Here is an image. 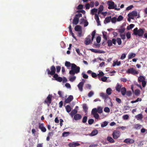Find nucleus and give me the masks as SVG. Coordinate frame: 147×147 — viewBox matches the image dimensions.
I'll list each match as a JSON object with an SVG mask.
<instances>
[{
  "instance_id": "obj_1",
  "label": "nucleus",
  "mask_w": 147,
  "mask_h": 147,
  "mask_svg": "<svg viewBox=\"0 0 147 147\" xmlns=\"http://www.w3.org/2000/svg\"><path fill=\"white\" fill-rule=\"evenodd\" d=\"M80 68L77 66L74 63H73L71 66V69L69 72V74L72 76H74L76 74H78L80 72Z\"/></svg>"
},
{
  "instance_id": "obj_2",
  "label": "nucleus",
  "mask_w": 147,
  "mask_h": 147,
  "mask_svg": "<svg viewBox=\"0 0 147 147\" xmlns=\"http://www.w3.org/2000/svg\"><path fill=\"white\" fill-rule=\"evenodd\" d=\"M108 8L109 9H115L117 10H119L120 8H117V5L115 4V3L111 1H109L108 2Z\"/></svg>"
},
{
  "instance_id": "obj_3",
  "label": "nucleus",
  "mask_w": 147,
  "mask_h": 147,
  "mask_svg": "<svg viewBox=\"0 0 147 147\" xmlns=\"http://www.w3.org/2000/svg\"><path fill=\"white\" fill-rule=\"evenodd\" d=\"M50 69V70L49 68H47L46 69V71L48 75L54 76L55 74H55L56 68L54 65L51 66Z\"/></svg>"
},
{
  "instance_id": "obj_4",
  "label": "nucleus",
  "mask_w": 147,
  "mask_h": 147,
  "mask_svg": "<svg viewBox=\"0 0 147 147\" xmlns=\"http://www.w3.org/2000/svg\"><path fill=\"white\" fill-rule=\"evenodd\" d=\"M134 34L135 35H138L139 36H142L144 33V30L142 29H140L138 30L137 28L134 29Z\"/></svg>"
},
{
  "instance_id": "obj_5",
  "label": "nucleus",
  "mask_w": 147,
  "mask_h": 147,
  "mask_svg": "<svg viewBox=\"0 0 147 147\" xmlns=\"http://www.w3.org/2000/svg\"><path fill=\"white\" fill-rule=\"evenodd\" d=\"M126 73L128 74H131L133 75H135L138 74L139 72L136 71L134 68H131L129 69L126 72Z\"/></svg>"
},
{
  "instance_id": "obj_6",
  "label": "nucleus",
  "mask_w": 147,
  "mask_h": 147,
  "mask_svg": "<svg viewBox=\"0 0 147 147\" xmlns=\"http://www.w3.org/2000/svg\"><path fill=\"white\" fill-rule=\"evenodd\" d=\"M138 82L140 83L142 82V86L143 87L146 85L145 78L143 76H140L138 78Z\"/></svg>"
},
{
  "instance_id": "obj_7",
  "label": "nucleus",
  "mask_w": 147,
  "mask_h": 147,
  "mask_svg": "<svg viewBox=\"0 0 147 147\" xmlns=\"http://www.w3.org/2000/svg\"><path fill=\"white\" fill-rule=\"evenodd\" d=\"M97 109L96 108L93 109L91 111V114L96 119H98L99 117V115L97 113Z\"/></svg>"
},
{
  "instance_id": "obj_8",
  "label": "nucleus",
  "mask_w": 147,
  "mask_h": 147,
  "mask_svg": "<svg viewBox=\"0 0 147 147\" xmlns=\"http://www.w3.org/2000/svg\"><path fill=\"white\" fill-rule=\"evenodd\" d=\"M116 39L115 38H113L112 40L109 39L107 40V43L108 46L109 47H111L112 46L113 44L114 45L116 44Z\"/></svg>"
},
{
  "instance_id": "obj_9",
  "label": "nucleus",
  "mask_w": 147,
  "mask_h": 147,
  "mask_svg": "<svg viewBox=\"0 0 147 147\" xmlns=\"http://www.w3.org/2000/svg\"><path fill=\"white\" fill-rule=\"evenodd\" d=\"M52 95L49 94L47 97L46 99L45 100V102L46 103L48 106L51 104L52 102Z\"/></svg>"
},
{
  "instance_id": "obj_10",
  "label": "nucleus",
  "mask_w": 147,
  "mask_h": 147,
  "mask_svg": "<svg viewBox=\"0 0 147 147\" xmlns=\"http://www.w3.org/2000/svg\"><path fill=\"white\" fill-rule=\"evenodd\" d=\"M112 136L114 139L118 138L120 136L119 131L118 130H115L114 131L112 134Z\"/></svg>"
},
{
  "instance_id": "obj_11",
  "label": "nucleus",
  "mask_w": 147,
  "mask_h": 147,
  "mask_svg": "<svg viewBox=\"0 0 147 147\" xmlns=\"http://www.w3.org/2000/svg\"><path fill=\"white\" fill-rule=\"evenodd\" d=\"M39 128L43 132H45L46 131V129L44 127L43 123H39Z\"/></svg>"
},
{
  "instance_id": "obj_12",
  "label": "nucleus",
  "mask_w": 147,
  "mask_h": 147,
  "mask_svg": "<svg viewBox=\"0 0 147 147\" xmlns=\"http://www.w3.org/2000/svg\"><path fill=\"white\" fill-rule=\"evenodd\" d=\"M53 77L55 78V80L59 82H61L63 80L62 78L61 77H59L57 74H55L53 76Z\"/></svg>"
},
{
  "instance_id": "obj_13",
  "label": "nucleus",
  "mask_w": 147,
  "mask_h": 147,
  "mask_svg": "<svg viewBox=\"0 0 147 147\" xmlns=\"http://www.w3.org/2000/svg\"><path fill=\"white\" fill-rule=\"evenodd\" d=\"M73 97L72 95L69 96L65 100V102L66 103H68L71 102L73 99Z\"/></svg>"
},
{
  "instance_id": "obj_14",
  "label": "nucleus",
  "mask_w": 147,
  "mask_h": 147,
  "mask_svg": "<svg viewBox=\"0 0 147 147\" xmlns=\"http://www.w3.org/2000/svg\"><path fill=\"white\" fill-rule=\"evenodd\" d=\"M91 36L90 35H89L88 37L86 38L85 40L84 41V43L86 45H89L91 42V40L90 38Z\"/></svg>"
},
{
  "instance_id": "obj_15",
  "label": "nucleus",
  "mask_w": 147,
  "mask_h": 147,
  "mask_svg": "<svg viewBox=\"0 0 147 147\" xmlns=\"http://www.w3.org/2000/svg\"><path fill=\"white\" fill-rule=\"evenodd\" d=\"M124 142L127 144H132L134 142V140L132 139L127 138L124 140Z\"/></svg>"
},
{
  "instance_id": "obj_16",
  "label": "nucleus",
  "mask_w": 147,
  "mask_h": 147,
  "mask_svg": "<svg viewBox=\"0 0 147 147\" xmlns=\"http://www.w3.org/2000/svg\"><path fill=\"white\" fill-rule=\"evenodd\" d=\"M82 118L81 115L79 114H76L74 116V119L76 121L81 119Z\"/></svg>"
},
{
  "instance_id": "obj_17",
  "label": "nucleus",
  "mask_w": 147,
  "mask_h": 147,
  "mask_svg": "<svg viewBox=\"0 0 147 147\" xmlns=\"http://www.w3.org/2000/svg\"><path fill=\"white\" fill-rule=\"evenodd\" d=\"M95 17L94 18L95 20H96L98 26L100 25V22L99 20V18L97 14L95 13L94 14Z\"/></svg>"
},
{
  "instance_id": "obj_18",
  "label": "nucleus",
  "mask_w": 147,
  "mask_h": 147,
  "mask_svg": "<svg viewBox=\"0 0 147 147\" xmlns=\"http://www.w3.org/2000/svg\"><path fill=\"white\" fill-rule=\"evenodd\" d=\"M84 82H80L78 85V86L79 90L81 92L83 90V87L84 85Z\"/></svg>"
},
{
  "instance_id": "obj_19",
  "label": "nucleus",
  "mask_w": 147,
  "mask_h": 147,
  "mask_svg": "<svg viewBox=\"0 0 147 147\" xmlns=\"http://www.w3.org/2000/svg\"><path fill=\"white\" fill-rule=\"evenodd\" d=\"M117 30L118 32L120 33V34L123 33L125 30V28H124L123 26H122L121 27L118 29H117Z\"/></svg>"
},
{
  "instance_id": "obj_20",
  "label": "nucleus",
  "mask_w": 147,
  "mask_h": 147,
  "mask_svg": "<svg viewBox=\"0 0 147 147\" xmlns=\"http://www.w3.org/2000/svg\"><path fill=\"white\" fill-rule=\"evenodd\" d=\"M80 145L79 143L77 142H73L72 143H69V146L70 147H75Z\"/></svg>"
},
{
  "instance_id": "obj_21",
  "label": "nucleus",
  "mask_w": 147,
  "mask_h": 147,
  "mask_svg": "<svg viewBox=\"0 0 147 147\" xmlns=\"http://www.w3.org/2000/svg\"><path fill=\"white\" fill-rule=\"evenodd\" d=\"M90 50H91L92 52L95 53H102L104 52L100 50H98L96 49H90Z\"/></svg>"
},
{
  "instance_id": "obj_22",
  "label": "nucleus",
  "mask_w": 147,
  "mask_h": 147,
  "mask_svg": "<svg viewBox=\"0 0 147 147\" xmlns=\"http://www.w3.org/2000/svg\"><path fill=\"white\" fill-rule=\"evenodd\" d=\"M79 21V18L77 17H75L74 18L73 24L75 25H77L78 24Z\"/></svg>"
},
{
  "instance_id": "obj_23",
  "label": "nucleus",
  "mask_w": 147,
  "mask_h": 147,
  "mask_svg": "<svg viewBox=\"0 0 147 147\" xmlns=\"http://www.w3.org/2000/svg\"><path fill=\"white\" fill-rule=\"evenodd\" d=\"M122 95L125 96L126 93V89L125 87H122L121 88V91Z\"/></svg>"
},
{
  "instance_id": "obj_24",
  "label": "nucleus",
  "mask_w": 147,
  "mask_h": 147,
  "mask_svg": "<svg viewBox=\"0 0 147 147\" xmlns=\"http://www.w3.org/2000/svg\"><path fill=\"white\" fill-rule=\"evenodd\" d=\"M111 19V16H109L106 17L104 21V23L105 24L108 23L110 22Z\"/></svg>"
},
{
  "instance_id": "obj_25",
  "label": "nucleus",
  "mask_w": 147,
  "mask_h": 147,
  "mask_svg": "<svg viewBox=\"0 0 147 147\" xmlns=\"http://www.w3.org/2000/svg\"><path fill=\"white\" fill-rule=\"evenodd\" d=\"M100 96L102 97L103 98L107 99L108 98H109L108 95L107 94L103 93H101L100 94Z\"/></svg>"
},
{
  "instance_id": "obj_26",
  "label": "nucleus",
  "mask_w": 147,
  "mask_h": 147,
  "mask_svg": "<svg viewBox=\"0 0 147 147\" xmlns=\"http://www.w3.org/2000/svg\"><path fill=\"white\" fill-rule=\"evenodd\" d=\"M77 113V111L75 109L73 110L71 112L70 115L72 117H73Z\"/></svg>"
},
{
  "instance_id": "obj_27",
  "label": "nucleus",
  "mask_w": 147,
  "mask_h": 147,
  "mask_svg": "<svg viewBox=\"0 0 147 147\" xmlns=\"http://www.w3.org/2000/svg\"><path fill=\"white\" fill-rule=\"evenodd\" d=\"M104 7L102 5H100L99 8L98 9V14H99L101 13V12L103 10Z\"/></svg>"
},
{
  "instance_id": "obj_28",
  "label": "nucleus",
  "mask_w": 147,
  "mask_h": 147,
  "mask_svg": "<svg viewBox=\"0 0 147 147\" xmlns=\"http://www.w3.org/2000/svg\"><path fill=\"white\" fill-rule=\"evenodd\" d=\"M74 29L76 31H80L82 30L81 27L79 25H77L75 27Z\"/></svg>"
},
{
  "instance_id": "obj_29",
  "label": "nucleus",
  "mask_w": 147,
  "mask_h": 147,
  "mask_svg": "<svg viewBox=\"0 0 147 147\" xmlns=\"http://www.w3.org/2000/svg\"><path fill=\"white\" fill-rule=\"evenodd\" d=\"M121 86L118 83L117 84V86L115 87L116 90L118 92H120L121 90Z\"/></svg>"
},
{
  "instance_id": "obj_30",
  "label": "nucleus",
  "mask_w": 147,
  "mask_h": 147,
  "mask_svg": "<svg viewBox=\"0 0 147 147\" xmlns=\"http://www.w3.org/2000/svg\"><path fill=\"white\" fill-rule=\"evenodd\" d=\"M136 56V54L134 53H131L129 54L128 56V59H130Z\"/></svg>"
},
{
  "instance_id": "obj_31",
  "label": "nucleus",
  "mask_w": 147,
  "mask_h": 147,
  "mask_svg": "<svg viewBox=\"0 0 147 147\" xmlns=\"http://www.w3.org/2000/svg\"><path fill=\"white\" fill-rule=\"evenodd\" d=\"M121 64V63L120 61L118 62L117 61H114L112 66L113 67H115L116 65L119 66Z\"/></svg>"
},
{
  "instance_id": "obj_32",
  "label": "nucleus",
  "mask_w": 147,
  "mask_h": 147,
  "mask_svg": "<svg viewBox=\"0 0 147 147\" xmlns=\"http://www.w3.org/2000/svg\"><path fill=\"white\" fill-rule=\"evenodd\" d=\"M107 140L111 143H113L115 142V140L111 137L108 136L107 138Z\"/></svg>"
},
{
  "instance_id": "obj_33",
  "label": "nucleus",
  "mask_w": 147,
  "mask_h": 147,
  "mask_svg": "<svg viewBox=\"0 0 147 147\" xmlns=\"http://www.w3.org/2000/svg\"><path fill=\"white\" fill-rule=\"evenodd\" d=\"M73 63H71L70 62L66 61L65 63V66L67 67H69L72 66Z\"/></svg>"
},
{
  "instance_id": "obj_34",
  "label": "nucleus",
  "mask_w": 147,
  "mask_h": 147,
  "mask_svg": "<svg viewBox=\"0 0 147 147\" xmlns=\"http://www.w3.org/2000/svg\"><path fill=\"white\" fill-rule=\"evenodd\" d=\"M98 131L96 129H95L92 131L91 133V135L92 136H94L97 134Z\"/></svg>"
},
{
  "instance_id": "obj_35",
  "label": "nucleus",
  "mask_w": 147,
  "mask_h": 147,
  "mask_svg": "<svg viewBox=\"0 0 147 147\" xmlns=\"http://www.w3.org/2000/svg\"><path fill=\"white\" fill-rule=\"evenodd\" d=\"M97 9L94 8L91 10L90 13L92 15H93L94 14V13L97 12Z\"/></svg>"
},
{
  "instance_id": "obj_36",
  "label": "nucleus",
  "mask_w": 147,
  "mask_h": 147,
  "mask_svg": "<svg viewBox=\"0 0 147 147\" xmlns=\"http://www.w3.org/2000/svg\"><path fill=\"white\" fill-rule=\"evenodd\" d=\"M65 109L67 112L68 113L70 112L71 110V107L69 105H67Z\"/></svg>"
},
{
  "instance_id": "obj_37",
  "label": "nucleus",
  "mask_w": 147,
  "mask_h": 147,
  "mask_svg": "<svg viewBox=\"0 0 147 147\" xmlns=\"http://www.w3.org/2000/svg\"><path fill=\"white\" fill-rule=\"evenodd\" d=\"M97 110V112L99 113H101L102 112V108L101 107H98Z\"/></svg>"
},
{
  "instance_id": "obj_38",
  "label": "nucleus",
  "mask_w": 147,
  "mask_h": 147,
  "mask_svg": "<svg viewBox=\"0 0 147 147\" xmlns=\"http://www.w3.org/2000/svg\"><path fill=\"white\" fill-rule=\"evenodd\" d=\"M141 127V125L139 124L135 125L134 126V128L137 129H140Z\"/></svg>"
},
{
  "instance_id": "obj_39",
  "label": "nucleus",
  "mask_w": 147,
  "mask_h": 147,
  "mask_svg": "<svg viewBox=\"0 0 147 147\" xmlns=\"http://www.w3.org/2000/svg\"><path fill=\"white\" fill-rule=\"evenodd\" d=\"M112 90L110 88H107L106 90V93L108 95H110L111 93Z\"/></svg>"
},
{
  "instance_id": "obj_40",
  "label": "nucleus",
  "mask_w": 147,
  "mask_h": 147,
  "mask_svg": "<svg viewBox=\"0 0 147 147\" xmlns=\"http://www.w3.org/2000/svg\"><path fill=\"white\" fill-rule=\"evenodd\" d=\"M140 93V91L139 90V89H136V90L134 92V93L137 96H138Z\"/></svg>"
},
{
  "instance_id": "obj_41",
  "label": "nucleus",
  "mask_w": 147,
  "mask_h": 147,
  "mask_svg": "<svg viewBox=\"0 0 147 147\" xmlns=\"http://www.w3.org/2000/svg\"><path fill=\"white\" fill-rule=\"evenodd\" d=\"M76 76H74V75L72 76L69 78V80L71 82H73L76 80Z\"/></svg>"
},
{
  "instance_id": "obj_42",
  "label": "nucleus",
  "mask_w": 147,
  "mask_h": 147,
  "mask_svg": "<svg viewBox=\"0 0 147 147\" xmlns=\"http://www.w3.org/2000/svg\"><path fill=\"white\" fill-rule=\"evenodd\" d=\"M116 40L118 45H120L122 43V41L121 39L119 38H117L116 39Z\"/></svg>"
},
{
  "instance_id": "obj_43",
  "label": "nucleus",
  "mask_w": 147,
  "mask_h": 147,
  "mask_svg": "<svg viewBox=\"0 0 147 147\" xmlns=\"http://www.w3.org/2000/svg\"><path fill=\"white\" fill-rule=\"evenodd\" d=\"M141 99L140 98H138L137 99L135 100H132L131 101V102L132 103H134L136 102L139 101H141Z\"/></svg>"
},
{
  "instance_id": "obj_44",
  "label": "nucleus",
  "mask_w": 147,
  "mask_h": 147,
  "mask_svg": "<svg viewBox=\"0 0 147 147\" xmlns=\"http://www.w3.org/2000/svg\"><path fill=\"white\" fill-rule=\"evenodd\" d=\"M87 117L86 116H84L82 120V122L83 123H85L87 121Z\"/></svg>"
},
{
  "instance_id": "obj_45",
  "label": "nucleus",
  "mask_w": 147,
  "mask_h": 147,
  "mask_svg": "<svg viewBox=\"0 0 147 147\" xmlns=\"http://www.w3.org/2000/svg\"><path fill=\"white\" fill-rule=\"evenodd\" d=\"M108 123L106 121L104 122L101 124V127H103L106 126L108 124Z\"/></svg>"
},
{
  "instance_id": "obj_46",
  "label": "nucleus",
  "mask_w": 147,
  "mask_h": 147,
  "mask_svg": "<svg viewBox=\"0 0 147 147\" xmlns=\"http://www.w3.org/2000/svg\"><path fill=\"white\" fill-rule=\"evenodd\" d=\"M111 22L112 23H115L117 21V18L115 17H114L111 18Z\"/></svg>"
},
{
  "instance_id": "obj_47",
  "label": "nucleus",
  "mask_w": 147,
  "mask_h": 147,
  "mask_svg": "<svg viewBox=\"0 0 147 147\" xmlns=\"http://www.w3.org/2000/svg\"><path fill=\"white\" fill-rule=\"evenodd\" d=\"M104 110L106 113H109L110 112L109 108L107 107H105L104 109Z\"/></svg>"
},
{
  "instance_id": "obj_48",
  "label": "nucleus",
  "mask_w": 147,
  "mask_h": 147,
  "mask_svg": "<svg viewBox=\"0 0 147 147\" xmlns=\"http://www.w3.org/2000/svg\"><path fill=\"white\" fill-rule=\"evenodd\" d=\"M129 116L128 115H123V118L124 120H126L128 119Z\"/></svg>"
},
{
  "instance_id": "obj_49",
  "label": "nucleus",
  "mask_w": 147,
  "mask_h": 147,
  "mask_svg": "<svg viewBox=\"0 0 147 147\" xmlns=\"http://www.w3.org/2000/svg\"><path fill=\"white\" fill-rule=\"evenodd\" d=\"M69 134V132H63L62 134V136L63 137H66Z\"/></svg>"
},
{
  "instance_id": "obj_50",
  "label": "nucleus",
  "mask_w": 147,
  "mask_h": 147,
  "mask_svg": "<svg viewBox=\"0 0 147 147\" xmlns=\"http://www.w3.org/2000/svg\"><path fill=\"white\" fill-rule=\"evenodd\" d=\"M138 119H140L142 118V115L141 114H139L136 116Z\"/></svg>"
},
{
  "instance_id": "obj_51",
  "label": "nucleus",
  "mask_w": 147,
  "mask_h": 147,
  "mask_svg": "<svg viewBox=\"0 0 147 147\" xmlns=\"http://www.w3.org/2000/svg\"><path fill=\"white\" fill-rule=\"evenodd\" d=\"M104 75V74L103 72L102 71H100L98 74L97 76L99 78H100L101 77L103 76Z\"/></svg>"
},
{
  "instance_id": "obj_52",
  "label": "nucleus",
  "mask_w": 147,
  "mask_h": 147,
  "mask_svg": "<svg viewBox=\"0 0 147 147\" xmlns=\"http://www.w3.org/2000/svg\"><path fill=\"white\" fill-rule=\"evenodd\" d=\"M83 108L84 111H87L88 109V108L86 104H84L83 105Z\"/></svg>"
},
{
  "instance_id": "obj_53",
  "label": "nucleus",
  "mask_w": 147,
  "mask_h": 147,
  "mask_svg": "<svg viewBox=\"0 0 147 147\" xmlns=\"http://www.w3.org/2000/svg\"><path fill=\"white\" fill-rule=\"evenodd\" d=\"M131 13L134 16L136 17L137 16L138 13L136 11H133L131 12Z\"/></svg>"
},
{
  "instance_id": "obj_54",
  "label": "nucleus",
  "mask_w": 147,
  "mask_h": 147,
  "mask_svg": "<svg viewBox=\"0 0 147 147\" xmlns=\"http://www.w3.org/2000/svg\"><path fill=\"white\" fill-rule=\"evenodd\" d=\"M123 17L122 16H121V15L119 16L118 17V18L117 19V21H121L122 20H123Z\"/></svg>"
},
{
  "instance_id": "obj_55",
  "label": "nucleus",
  "mask_w": 147,
  "mask_h": 147,
  "mask_svg": "<svg viewBox=\"0 0 147 147\" xmlns=\"http://www.w3.org/2000/svg\"><path fill=\"white\" fill-rule=\"evenodd\" d=\"M101 38L100 36H98L96 38V41L97 43H99L101 41Z\"/></svg>"
},
{
  "instance_id": "obj_56",
  "label": "nucleus",
  "mask_w": 147,
  "mask_h": 147,
  "mask_svg": "<svg viewBox=\"0 0 147 147\" xmlns=\"http://www.w3.org/2000/svg\"><path fill=\"white\" fill-rule=\"evenodd\" d=\"M61 69V67L59 66H57L56 67V69L57 72V73H59L60 72V70Z\"/></svg>"
},
{
  "instance_id": "obj_57",
  "label": "nucleus",
  "mask_w": 147,
  "mask_h": 147,
  "mask_svg": "<svg viewBox=\"0 0 147 147\" xmlns=\"http://www.w3.org/2000/svg\"><path fill=\"white\" fill-rule=\"evenodd\" d=\"M83 8V5L82 4H80L77 7V9H82Z\"/></svg>"
},
{
  "instance_id": "obj_58",
  "label": "nucleus",
  "mask_w": 147,
  "mask_h": 147,
  "mask_svg": "<svg viewBox=\"0 0 147 147\" xmlns=\"http://www.w3.org/2000/svg\"><path fill=\"white\" fill-rule=\"evenodd\" d=\"M94 122V120L93 119H89L88 121V123L89 125L92 124Z\"/></svg>"
},
{
  "instance_id": "obj_59",
  "label": "nucleus",
  "mask_w": 147,
  "mask_h": 147,
  "mask_svg": "<svg viewBox=\"0 0 147 147\" xmlns=\"http://www.w3.org/2000/svg\"><path fill=\"white\" fill-rule=\"evenodd\" d=\"M126 94L128 96H130L131 95L132 92L130 91H127L126 92Z\"/></svg>"
},
{
  "instance_id": "obj_60",
  "label": "nucleus",
  "mask_w": 147,
  "mask_h": 147,
  "mask_svg": "<svg viewBox=\"0 0 147 147\" xmlns=\"http://www.w3.org/2000/svg\"><path fill=\"white\" fill-rule=\"evenodd\" d=\"M126 35L127 39H129L131 38V34L129 32H127Z\"/></svg>"
},
{
  "instance_id": "obj_61",
  "label": "nucleus",
  "mask_w": 147,
  "mask_h": 147,
  "mask_svg": "<svg viewBox=\"0 0 147 147\" xmlns=\"http://www.w3.org/2000/svg\"><path fill=\"white\" fill-rule=\"evenodd\" d=\"M107 79V78L106 77L104 76L101 78V80L104 82H106Z\"/></svg>"
},
{
  "instance_id": "obj_62",
  "label": "nucleus",
  "mask_w": 147,
  "mask_h": 147,
  "mask_svg": "<svg viewBox=\"0 0 147 147\" xmlns=\"http://www.w3.org/2000/svg\"><path fill=\"white\" fill-rule=\"evenodd\" d=\"M94 94V93L93 91H91L88 94V96L90 97H91Z\"/></svg>"
},
{
  "instance_id": "obj_63",
  "label": "nucleus",
  "mask_w": 147,
  "mask_h": 147,
  "mask_svg": "<svg viewBox=\"0 0 147 147\" xmlns=\"http://www.w3.org/2000/svg\"><path fill=\"white\" fill-rule=\"evenodd\" d=\"M126 57V55L125 54L123 53V54L120 58V59L123 60Z\"/></svg>"
},
{
  "instance_id": "obj_64",
  "label": "nucleus",
  "mask_w": 147,
  "mask_h": 147,
  "mask_svg": "<svg viewBox=\"0 0 147 147\" xmlns=\"http://www.w3.org/2000/svg\"><path fill=\"white\" fill-rule=\"evenodd\" d=\"M83 77L85 79H87L88 78V76L86 74H85L84 73L82 74Z\"/></svg>"
}]
</instances>
